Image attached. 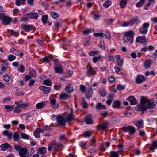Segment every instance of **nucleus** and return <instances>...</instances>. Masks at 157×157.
I'll use <instances>...</instances> for the list:
<instances>
[{
  "mask_svg": "<svg viewBox=\"0 0 157 157\" xmlns=\"http://www.w3.org/2000/svg\"><path fill=\"white\" fill-rule=\"evenodd\" d=\"M146 98L144 97L142 98L140 102V104L146 105L147 103H148V100Z\"/></svg>",
  "mask_w": 157,
  "mask_h": 157,
  "instance_id": "obj_42",
  "label": "nucleus"
},
{
  "mask_svg": "<svg viewBox=\"0 0 157 157\" xmlns=\"http://www.w3.org/2000/svg\"><path fill=\"white\" fill-rule=\"evenodd\" d=\"M108 147V142H105V143H104L103 144L102 146L101 147V149L103 150H105V149H106L105 148L106 147Z\"/></svg>",
  "mask_w": 157,
  "mask_h": 157,
  "instance_id": "obj_56",
  "label": "nucleus"
},
{
  "mask_svg": "<svg viewBox=\"0 0 157 157\" xmlns=\"http://www.w3.org/2000/svg\"><path fill=\"white\" fill-rule=\"evenodd\" d=\"M86 87L83 85L80 86V90L82 92H84L85 91Z\"/></svg>",
  "mask_w": 157,
  "mask_h": 157,
  "instance_id": "obj_64",
  "label": "nucleus"
},
{
  "mask_svg": "<svg viewBox=\"0 0 157 157\" xmlns=\"http://www.w3.org/2000/svg\"><path fill=\"white\" fill-rule=\"evenodd\" d=\"M85 121L87 124H93L92 117L90 115H88L85 118Z\"/></svg>",
  "mask_w": 157,
  "mask_h": 157,
  "instance_id": "obj_14",
  "label": "nucleus"
},
{
  "mask_svg": "<svg viewBox=\"0 0 157 157\" xmlns=\"http://www.w3.org/2000/svg\"><path fill=\"white\" fill-rule=\"evenodd\" d=\"M139 111H144L146 110L147 108V105H146L140 104L139 106Z\"/></svg>",
  "mask_w": 157,
  "mask_h": 157,
  "instance_id": "obj_34",
  "label": "nucleus"
},
{
  "mask_svg": "<svg viewBox=\"0 0 157 157\" xmlns=\"http://www.w3.org/2000/svg\"><path fill=\"white\" fill-rule=\"evenodd\" d=\"M20 108V107H18V105H17V106L15 108L14 112L16 113L20 112L21 111V110L19 108Z\"/></svg>",
  "mask_w": 157,
  "mask_h": 157,
  "instance_id": "obj_63",
  "label": "nucleus"
},
{
  "mask_svg": "<svg viewBox=\"0 0 157 157\" xmlns=\"http://www.w3.org/2000/svg\"><path fill=\"white\" fill-rule=\"evenodd\" d=\"M8 143H5L1 144L0 146L1 150L3 151H6L8 149Z\"/></svg>",
  "mask_w": 157,
  "mask_h": 157,
  "instance_id": "obj_25",
  "label": "nucleus"
},
{
  "mask_svg": "<svg viewBox=\"0 0 157 157\" xmlns=\"http://www.w3.org/2000/svg\"><path fill=\"white\" fill-rule=\"evenodd\" d=\"M20 102L23 103V101L21 100L16 102L15 104L18 105V107H20L21 108H23L25 109L28 106V104L26 103H22L20 104Z\"/></svg>",
  "mask_w": 157,
  "mask_h": 157,
  "instance_id": "obj_17",
  "label": "nucleus"
},
{
  "mask_svg": "<svg viewBox=\"0 0 157 157\" xmlns=\"http://www.w3.org/2000/svg\"><path fill=\"white\" fill-rule=\"evenodd\" d=\"M16 59V56L12 54H10L8 57V60L10 61H13Z\"/></svg>",
  "mask_w": 157,
  "mask_h": 157,
  "instance_id": "obj_44",
  "label": "nucleus"
},
{
  "mask_svg": "<svg viewBox=\"0 0 157 157\" xmlns=\"http://www.w3.org/2000/svg\"><path fill=\"white\" fill-rule=\"evenodd\" d=\"M145 0H140L139 2L136 4V6L137 7H141L144 2H145Z\"/></svg>",
  "mask_w": 157,
  "mask_h": 157,
  "instance_id": "obj_49",
  "label": "nucleus"
},
{
  "mask_svg": "<svg viewBox=\"0 0 157 157\" xmlns=\"http://www.w3.org/2000/svg\"><path fill=\"white\" fill-rule=\"evenodd\" d=\"M101 58V56L94 57L93 58V62L94 63H96L97 61Z\"/></svg>",
  "mask_w": 157,
  "mask_h": 157,
  "instance_id": "obj_57",
  "label": "nucleus"
},
{
  "mask_svg": "<svg viewBox=\"0 0 157 157\" xmlns=\"http://www.w3.org/2000/svg\"><path fill=\"white\" fill-rule=\"evenodd\" d=\"M21 27L24 29V30L26 32H29L30 30H32L34 28V26H31L30 25L23 24L21 25Z\"/></svg>",
  "mask_w": 157,
  "mask_h": 157,
  "instance_id": "obj_13",
  "label": "nucleus"
},
{
  "mask_svg": "<svg viewBox=\"0 0 157 157\" xmlns=\"http://www.w3.org/2000/svg\"><path fill=\"white\" fill-rule=\"evenodd\" d=\"M50 144L52 146L53 148L56 151L58 150V147L63 146L61 144H59L56 141H53L50 142Z\"/></svg>",
  "mask_w": 157,
  "mask_h": 157,
  "instance_id": "obj_7",
  "label": "nucleus"
},
{
  "mask_svg": "<svg viewBox=\"0 0 157 157\" xmlns=\"http://www.w3.org/2000/svg\"><path fill=\"white\" fill-rule=\"evenodd\" d=\"M12 32L10 33V34L12 36H14L15 37H17L18 36V34L16 33V32L14 31L13 30H11Z\"/></svg>",
  "mask_w": 157,
  "mask_h": 157,
  "instance_id": "obj_62",
  "label": "nucleus"
},
{
  "mask_svg": "<svg viewBox=\"0 0 157 157\" xmlns=\"http://www.w3.org/2000/svg\"><path fill=\"white\" fill-rule=\"evenodd\" d=\"M94 31V29H87L83 32V34L84 35H86Z\"/></svg>",
  "mask_w": 157,
  "mask_h": 157,
  "instance_id": "obj_38",
  "label": "nucleus"
},
{
  "mask_svg": "<svg viewBox=\"0 0 157 157\" xmlns=\"http://www.w3.org/2000/svg\"><path fill=\"white\" fill-rule=\"evenodd\" d=\"M120 106V102L118 101H115L113 104L112 106L114 108H118Z\"/></svg>",
  "mask_w": 157,
  "mask_h": 157,
  "instance_id": "obj_27",
  "label": "nucleus"
},
{
  "mask_svg": "<svg viewBox=\"0 0 157 157\" xmlns=\"http://www.w3.org/2000/svg\"><path fill=\"white\" fill-rule=\"evenodd\" d=\"M10 51L12 53H14L16 55H18V51L17 49L14 48H12V49H11Z\"/></svg>",
  "mask_w": 157,
  "mask_h": 157,
  "instance_id": "obj_51",
  "label": "nucleus"
},
{
  "mask_svg": "<svg viewBox=\"0 0 157 157\" xmlns=\"http://www.w3.org/2000/svg\"><path fill=\"white\" fill-rule=\"evenodd\" d=\"M29 74L32 78L35 77L36 76V72L34 69H30Z\"/></svg>",
  "mask_w": 157,
  "mask_h": 157,
  "instance_id": "obj_29",
  "label": "nucleus"
},
{
  "mask_svg": "<svg viewBox=\"0 0 157 157\" xmlns=\"http://www.w3.org/2000/svg\"><path fill=\"white\" fill-rule=\"evenodd\" d=\"M149 26V24L147 23H144L142 27L140 29V31L142 34H145L147 33V28Z\"/></svg>",
  "mask_w": 157,
  "mask_h": 157,
  "instance_id": "obj_5",
  "label": "nucleus"
},
{
  "mask_svg": "<svg viewBox=\"0 0 157 157\" xmlns=\"http://www.w3.org/2000/svg\"><path fill=\"white\" fill-rule=\"evenodd\" d=\"M43 84L48 86L51 85V83L50 81L48 79L44 80L43 82Z\"/></svg>",
  "mask_w": 157,
  "mask_h": 157,
  "instance_id": "obj_48",
  "label": "nucleus"
},
{
  "mask_svg": "<svg viewBox=\"0 0 157 157\" xmlns=\"http://www.w3.org/2000/svg\"><path fill=\"white\" fill-rule=\"evenodd\" d=\"M113 94H110L109 96V106L110 105L112 101L113 100Z\"/></svg>",
  "mask_w": 157,
  "mask_h": 157,
  "instance_id": "obj_46",
  "label": "nucleus"
},
{
  "mask_svg": "<svg viewBox=\"0 0 157 157\" xmlns=\"http://www.w3.org/2000/svg\"><path fill=\"white\" fill-rule=\"evenodd\" d=\"M125 88V86L124 85H122L120 84H119L117 86V89H118L121 91L123 90Z\"/></svg>",
  "mask_w": 157,
  "mask_h": 157,
  "instance_id": "obj_54",
  "label": "nucleus"
},
{
  "mask_svg": "<svg viewBox=\"0 0 157 157\" xmlns=\"http://www.w3.org/2000/svg\"><path fill=\"white\" fill-rule=\"evenodd\" d=\"M11 79L10 77L8 75H6L4 77V79L6 82H8Z\"/></svg>",
  "mask_w": 157,
  "mask_h": 157,
  "instance_id": "obj_59",
  "label": "nucleus"
},
{
  "mask_svg": "<svg viewBox=\"0 0 157 157\" xmlns=\"http://www.w3.org/2000/svg\"><path fill=\"white\" fill-rule=\"evenodd\" d=\"M51 60V58L48 57V56H46L45 57H44L43 58V61L44 62H45L46 63H48Z\"/></svg>",
  "mask_w": 157,
  "mask_h": 157,
  "instance_id": "obj_53",
  "label": "nucleus"
},
{
  "mask_svg": "<svg viewBox=\"0 0 157 157\" xmlns=\"http://www.w3.org/2000/svg\"><path fill=\"white\" fill-rule=\"evenodd\" d=\"M27 15H28V17L30 19H37L38 18V15L36 13H30L28 14H27Z\"/></svg>",
  "mask_w": 157,
  "mask_h": 157,
  "instance_id": "obj_16",
  "label": "nucleus"
},
{
  "mask_svg": "<svg viewBox=\"0 0 157 157\" xmlns=\"http://www.w3.org/2000/svg\"><path fill=\"white\" fill-rule=\"evenodd\" d=\"M93 94V90L91 88H90L85 95V96L88 99L90 98L91 97Z\"/></svg>",
  "mask_w": 157,
  "mask_h": 157,
  "instance_id": "obj_23",
  "label": "nucleus"
},
{
  "mask_svg": "<svg viewBox=\"0 0 157 157\" xmlns=\"http://www.w3.org/2000/svg\"><path fill=\"white\" fill-rule=\"evenodd\" d=\"M19 135L18 133L17 132H14L13 138L14 141H17L19 138Z\"/></svg>",
  "mask_w": 157,
  "mask_h": 157,
  "instance_id": "obj_30",
  "label": "nucleus"
},
{
  "mask_svg": "<svg viewBox=\"0 0 157 157\" xmlns=\"http://www.w3.org/2000/svg\"><path fill=\"white\" fill-rule=\"evenodd\" d=\"M1 19L2 20V23L4 25L9 24L11 21L10 17L5 16V14L3 13H0V20Z\"/></svg>",
  "mask_w": 157,
  "mask_h": 157,
  "instance_id": "obj_2",
  "label": "nucleus"
},
{
  "mask_svg": "<svg viewBox=\"0 0 157 157\" xmlns=\"http://www.w3.org/2000/svg\"><path fill=\"white\" fill-rule=\"evenodd\" d=\"M152 147H151L149 150L152 152L154 151L155 148H157V140H155L153 141L152 143Z\"/></svg>",
  "mask_w": 157,
  "mask_h": 157,
  "instance_id": "obj_21",
  "label": "nucleus"
},
{
  "mask_svg": "<svg viewBox=\"0 0 157 157\" xmlns=\"http://www.w3.org/2000/svg\"><path fill=\"white\" fill-rule=\"evenodd\" d=\"M54 70L56 72L59 74L62 73L63 71L62 66L57 61L54 63Z\"/></svg>",
  "mask_w": 157,
  "mask_h": 157,
  "instance_id": "obj_6",
  "label": "nucleus"
},
{
  "mask_svg": "<svg viewBox=\"0 0 157 157\" xmlns=\"http://www.w3.org/2000/svg\"><path fill=\"white\" fill-rule=\"evenodd\" d=\"M110 157H119V155L116 151H112L110 152Z\"/></svg>",
  "mask_w": 157,
  "mask_h": 157,
  "instance_id": "obj_45",
  "label": "nucleus"
},
{
  "mask_svg": "<svg viewBox=\"0 0 157 157\" xmlns=\"http://www.w3.org/2000/svg\"><path fill=\"white\" fill-rule=\"evenodd\" d=\"M74 115L72 113L70 114L66 117V120L67 121L70 122L74 120Z\"/></svg>",
  "mask_w": 157,
  "mask_h": 157,
  "instance_id": "obj_32",
  "label": "nucleus"
},
{
  "mask_svg": "<svg viewBox=\"0 0 157 157\" xmlns=\"http://www.w3.org/2000/svg\"><path fill=\"white\" fill-rule=\"evenodd\" d=\"M39 89L44 92V93L45 94H48L49 93L50 88L48 87H47L44 86H41L39 87Z\"/></svg>",
  "mask_w": 157,
  "mask_h": 157,
  "instance_id": "obj_10",
  "label": "nucleus"
},
{
  "mask_svg": "<svg viewBox=\"0 0 157 157\" xmlns=\"http://www.w3.org/2000/svg\"><path fill=\"white\" fill-rule=\"evenodd\" d=\"M4 108L6 109H9L10 111H12L14 109V107L13 105L12 106L10 105H5L4 106Z\"/></svg>",
  "mask_w": 157,
  "mask_h": 157,
  "instance_id": "obj_58",
  "label": "nucleus"
},
{
  "mask_svg": "<svg viewBox=\"0 0 157 157\" xmlns=\"http://www.w3.org/2000/svg\"><path fill=\"white\" fill-rule=\"evenodd\" d=\"M96 108L98 110L104 109L105 110L107 109L105 106L104 105H102V103L99 102L96 105Z\"/></svg>",
  "mask_w": 157,
  "mask_h": 157,
  "instance_id": "obj_20",
  "label": "nucleus"
},
{
  "mask_svg": "<svg viewBox=\"0 0 157 157\" xmlns=\"http://www.w3.org/2000/svg\"><path fill=\"white\" fill-rule=\"evenodd\" d=\"M152 61L150 60H147L144 63V67L146 69L149 68L151 65Z\"/></svg>",
  "mask_w": 157,
  "mask_h": 157,
  "instance_id": "obj_22",
  "label": "nucleus"
},
{
  "mask_svg": "<svg viewBox=\"0 0 157 157\" xmlns=\"http://www.w3.org/2000/svg\"><path fill=\"white\" fill-rule=\"evenodd\" d=\"M127 4V0H122L120 2V6L122 8L124 7Z\"/></svg>",
  "mask_w": 157,
  "mask_h": 157,
  "instance_id": "obj_40",
  "label": "nucleus"
},
{
  "mask_svg": "<svg viewBox=\"0 0 157 157\" xmlns=\"http://www.w3.org/2000/svg\"><path fill=\"white\" fill-rule=\"evenodd\" d=\"M38 152L41 154H44L46 153V148L45 147H42L38 149Z\"/></svg>",
  "mask_w": 157,
  "mask_h": 157,
  "instance_id": "obj_33",
  "label": "nucleus"
},
{
  "mask_svg": "<svg viewBox=\"0 0 157 157\" xmlns=\"http://www.w3.org/2000/svg\"><path fill=\"white\" fill-rule=\"evenodd\" d=\"M94 35L95 37H102L103 36L104 34L103 33H94Z\"/></svg>",
  "mask_w": 157,
  "mask_h": 157,
  "instance_id": "obj_52",
  "label": "nucleus"
},
{
  "mask_svg": "<svg viewBox=\"0 0 157 157\" xmlns=\"http://www.w3.org/2000/svg\"><path fill=\"white\" fill-rule=\"evenodd\" d=\"M65 90L67 93L70 94L73 91V88L71 86H67L65 87Z\"/></svg>",
  "mask_w": 157,
  "mask_h": 157,
  "instance_id": "obj_36",
  "label": "nucleus"
},
{
  "mask_svg": "<svg viewBox=\"0 0 157 157\" xmlns=\"http://www.w3.org/2000/svg\"><path fill=\"white\" fill-rule=\"evenodd\" d=\"M92 134V132L90 131H86L84 132L83 135L85 138L89 137Z\"/></svg>",
  "mask_w": 157,
  "mask_h": 157,
  "instance_id": "obj_35",
  "label": "nucleus"
},
{
  "mask_svg": "<svg viewBox=\"0 0 157 157\" xmlns=\"http://www.w3.org/2000/svg\"><path fill=\"white\" fill-rule=\"evenodd\" d=\"M96 73V72L93 70V68L90 67L86 72L87 75L90 77L91 75H94Z\"/></svg>",
  "mask_w": 157,
  "mask_h": 157,
  "instance_id": "obj_18",
  "label": "nucleus"
},
{
  "mask_svg": "<svg viewBox=\"0 0 157 157\" xmlns=\"http://www.w3.org/2000/svg\"><path fill=\"white\" fill-rule=\"evenodd\" d=\"M41 132V129L40 128H37L34 132V135L35 137L36 138H40V133Z\"/></svg>",
  "mask_w": 157,
  "mask_h": 157,
  "instance_id": "obj_24",
  "label": "nucleus"
},
{
  "mask_svg": "<svg viewBox=\"0 0 157 157\" xmlns=\"http://www.w3.org/2000/svg\"><path fill=\"white\" fill-rule=\"evenodd\" d=\"M127 100L129 101L130 104L132 105H134L136 104L137 101L133 96H129L127 98Z\"/></svg>",
  "mask_w": 157,
  "mask_h": 157,
  "instance_id": "obj_15",
  "label": "nucleus"
},
{
  "mask_svg": "<svg viewBox=\"0 0 157 157\" xmlns=\"http://www.w3.org/2000/svg\"><path fill=\"white\" fill-rule=\"evenodd\" d=\"M27 151V149L26 148H22L19 151V155L21 157H25Z\"/></svg>",
  "mask_w": 157,
  "mask_h": 157,
  "instance_id": "obj_11",
  "label": "nucleus"
},
{
  "mask_svg": "<svg viewBox=\"0 0 157 157\" xmlns=\"http://www.w3.org/2000/svg\"><path fill=\"white\" fill-rule=\"evenodd\" d=\"M99 47L103 50L105 49V46L103 44V43L101 41L99 44Z\"/></svg>",
  "mask_w": 157,
  "mask_h": 157,
  "instance_id": "obj_60",
  "label": "nucleus"
},
{
  "mask_svg": "<svg viewBox=\"0 0 157 157\" xmlns=\"http://www.w3.org/2000/svg\"><path fill=\"white\" fill-rule=\"evenodd\" d=\"M146 39L144 36H138L136 39V42L139 43H145L146 42Z\"/></svg>",
  "mask_w": 157,
  "mask_h": 157,
  "instance_id": "obj_8",
  "label": "nucleus"
},
{
  "mask_svg": "<svg viewBox=\"0 0 157 157\" xmlns=\"http://www.w3.org/2000/svg\"><path fill=\"white\" fill-rule=\"evenodd\" d=\"M50 103L54 108H56L59 106L58 104L56 103V100L54 98L50 100Z\"/></svg>",
  "mask_w": 157,
  "mask_h": 157,
  "instance_id": "obj_28",
  "label": "nucleus"
},
{
  "mask_svg": "<svg viewBox=\"0 0 157 157\" xmlns=\"http://www.w3.org/2000/svg\"><path fill=\"white\" fill-rule=\"evenodd\" d=\"M19 71L22 73H23L25 71V67L23 65H20V67L19 69Z\"/></svg>",
  "mask_w": 157,
  "mask_h": 157,
  "instance_id": "obj_55",
  "label": "nucleus"
},
{
  "mask_svg": "<svg viewBox=\"0 0 157 157\" xmlns=\"http://www.w3.org/2000/svg\"><path fill=\"white\" fill-rule=\"evenodd\" d=\"M122 129L125 132L128 131L130 135L134 134L136 131L134 127L130 126H128L127 127H123L122 128Z\"/></svg>",
  "mask_w": 157,
  "mask_h": 157,
  "instance_id": "obj_4",
  "label": "nucleus"
},
{
  "mask_svg": "<svg viewBox=\"0 0 157 157\" xmlns=\"http://www.w3.org/2000/svg\"><path fill=\"white\" fill-rule=\"evenodd\" d=\"M135 33L132 31L127 32L123 37V40L125 42H130L132 43L133 40V38Z\"/></svg>",
  "mask_w": 157,
  "mask_h": 157,
  "instance_id": "obj_1",
  "label": "nucleus"
},
{
  "mask_svg": "<svg viewBox=\"0 0 157 157\" xmlns=\"http://www.w3.org/2000/svg\"><path fill=\"white\" fill-rule=\"evenodd\" d=\"M21 138L23 139H29V136L25 133H21Z\"/></svg>",
  "mask_w": 157,
  "mask_h": 157,
  "instance_id": "obj_50",
  "label": "nucleus"
},
{
  "mask_svg": "<svg viewBox=\"0 0 157 157\" xmlns=\"http://www.w3.org/2000/svg\"><path fill=\"white\" fill-rule=\"evenodd\" d=\"M46 103L45 102H42L37 104L36 107V109H39L44 107Z\"/></svg>",
  "mask_w": 157,
  "mask_h": 157,
  "instance_id": "obj_26",
  "label": "nucleus"
},
{
  "mask_svg": "<svg viewBox=\"0 0 157 157\" xmlns=\"http://www.w3.org/2000/svg\"><path fill=\"white\" fill-rule=\"evenodd\" d=\"M69 97V96L66 93L61 94L59 96V98L60 99H64L68 98Z\"/></svg>",
  "mask_w": 157,
  "mask_h": 157,
  "instance_id": "obj_43",
  "label": "nucleus"
},
{
  "mask_svg": "<svg viewBox=\"0 0 157 157\" xmlns=\"http://www.w3.org/2000/svg\"><path fill=\"white\" fill-rule=\"evenodd\" d=\"M56 119L57 123V126H60L65 125L66 122V119L60 115H58Z\"/></svg>",
  "mask_w": 157,
  "mask_h": 157,
  "instance_id": "obj_3",
  "label": "nucleus"
},
{
  "mask_svg": "<svg viewBox=\"0 0 157 157\" xmlns=\"http://www.w3.org/2000/svg\"><path fill=\"white\" fill-rule=\"evenodd\" d=\"M138 19L137 17H136L130 20L128 23V24L132 25L137 22Z\"/></svg>",
  "mask_w": 157,
  "mask_h": 157,
  "instance_id": "obj_37",
  "label": "nucleus"
},
{
  "mask_svg": "<svg viewBox=\"0 0 157 157\" xmlns=\"http://www.w3.org/2000/svg\"><path fill=\"white\" fill-rule=\"evenodd\" d=\"M6 71V68L4 67L3 65V64H2V66L1 67V71L3 74L4 73H5Z\"/></svg>",
  "mask_w": 157,
  "mask_h": 157,
  "instance_id": "obj_61",
  "label": "nucleus"
},
{
  "mask_svg": "<svg viewBox=\"0 0 157 157\" xmlns=\"http://www.w3.org/2000/svg\"><path fill=\"white\" fill-rule=\"evenodd\" d=\"M148 105H147V108L152 109L154 108L155 106V104L154 103V102H152L150 103V100H148Z\"/></svg>",
  "mask_w": 157,
  "mask_h": 157,
  "instance_id": "obj_31",
  "label": "nucleus"
},
{
  "mask_svg": "<svg viewBox=\"0 0 157 157\" xmlns=\"http://www.w3.org/2000/svg\"><path fill=\"white\" fill-rule=\"evenodd\" d=\"M117 59V64L119 66H121L123 64V59L122 58H120V55H117L115 56Z\"/></svg>",
  "mask_w": 157,
  "mask_h": 157,
  "instance_id": "obj_19",
  "label": "nucleus"
},
{
  "mask_svg": "<svg viewBox=\"0 0 157 157\" xmlns=\"http://www.w3.org/2000/svg\"><path fill=\"white\" fill-rule=\"evenodd\" d=\"M108 127V123L105 122L102 124H99L97 126L98 129H101L102 130H105Z\"/></svg>",
  "mask_w": 157,
  "mask_h": 157,
  "instance_id": "obj_9",
  "label": "nucleus"
},
{
  "mask_svg": "<svg viewBox=\"0 0 157 157\" xmlns=\"http://www.w3.org/2000/svg\"><path fill=\"white\" fill-rule=\"evenodd\" d=\"M100 95L102 97L106 96L107 94V92L105 90H102L99 91Z\"/></svg>",
  "mask_w": 157,
  "mask_h": 157,
  "instance_id": "obj_47",
  "label": "nucleus"
},
{
  "mask_svg": "<svg viewBox=\"0 0 157 157\" xmlns=\"http://www.w3.org/2000/svg\"><path fill=\"white\" fill-rule=\"evenodd\" d=\"M48 18V16L47 15H44L42 17V21L44 24H46L47 23L46 21L47 20Z\"/></svg>",
  "mask_w": 157,
  "mask_h": 157,
  "instance_id": "obj_41",
  "label": "nucleus"
},
{
  "mask_svg": "<svg viewBox=\"0 0 157 157\" xmlns=\"http://www.w3.org/2000/svg\"><path fill=\"white\" fill-rule=\"evenodd\" d=\"M145 80V78L144 76L141 75H139L136 78V83L140 84L142 83Z\"/></svg>",
  "mask_w": 157,
  "mask_h": 157,
  "instance_id": "obj_12",
  "label": "nucleus"
},
{
  "mask_svg": "<svg viewBox=\"0 0 157 157\" xmlns=\"http://www.w3.org/2000/svg\"><path fill=\"white\" fill-rule=\"evenodd\" d=\"M51 16L52 18L56 19L59 17V15L54 12H52L51 13Z\"/></svg>",
  "mask_w": 157,
  "mask_h": 157,
  "instance_id": "obj_39",
  "label": "nucleus"
}]
</instances>
